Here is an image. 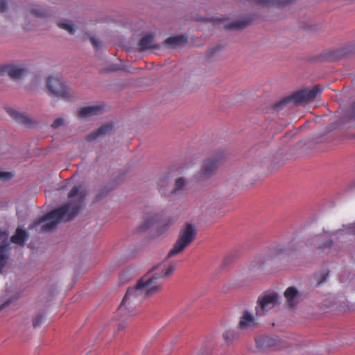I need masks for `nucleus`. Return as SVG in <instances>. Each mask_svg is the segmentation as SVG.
Instances as JSON below:
<instances>
[{
    "mask_svg": "<svg viewBox=\"0 0 355 355\" xmlns=\"http://www.w3.org/2000/svg\"><path fill=\"white\" fill-rule=\"evenodd\" d=\"M138 46L140 51H144L150 49H159V46L155 44L154 35L151 34H147L142 37Z\"/></svg>",
    "mask_w": 355,
    "mask_h": 355,
    "instance_id": "nucleus-12",
    "label": "nucleus"
},
{
    "mask_svg": "<svg viewBox=\"0 0 355 355\" xmlns=\"http://www.w3.org/2000/svg\"><path fill=\"white\" fill-rule=\"evenodd\" d=\"M176 267V261H167L155 266L137 282L135 287L128 289L118 308L117 315L125 316L131 313L145 298L159 293L164 285V279L171 277Z\"/></svg>",
    "mask_w": 355,
    "mask_h": 355,
    "instance_id": "nucleus-1",
    "label": "nucleus"
},
{
    "mask_svg": "<svg viewBox=\"0 0 355 355\" xmlns=\"http://www.w3.org/2000/svg\"><path fill=\"white\" fill-rule=\"evenodd\" d=\"M58 26L68 31L70 34H73L75 33L76 28L75 26L72 24L70 21H64V22H58Z\"/></svg>",
    "mask_w": 355,
    "mask_h": 355,
    "instance_id": "nucleus-24",
    "label": "nucleus"
},
{
    "mask_svg": "<svg viewBox=\"0 0 355 355\" xmlns=\"http://www.w3.org/2000/svg\"><path fill=\"white\" fill-rule=\"evenodd\" d=\"M6 111L17 123L25 126L31 127L35 123V121L26 114L19 113L18 111L12 108H7Z\"/></svg>",
    "mask_w": 355,
    "mask_h": 355,
    "instance_id": "nucleus-10",
    "label": "nucleus"
},
{
    "mask_svg": "<svg viewBox=\"0 0 355 355\" xmlns=\"http://www.w3.org/2000/svg\"><path fill=\"white\" fill-rule=\"evenodd\" d=\"M31 14L37 17H46L49 15V11L46 9L42 8L38 6H35L31 10Z\"/></svg>",
    "mask_w": 355,
    "mask_h": 355,
    "instance_id": "nucleus-22",
    "label": "nucleus"
},
{
    "mask_svg": "<svg viewBox=\"0 0 355 355\" xmlns=\"http://www.w3.org/2000/svg\"><path fill=\"white\" fill-rule=\"evenodd\" d=\"M196 234L197 232L194 225L190 223L186 224L180 230L178 239L173 248L168 253L166 259H169L184 251L186 248L193 243Z\"/></svg>",
    "mask_w": 355,
    "mask_h": 355,
    "instance_id": "nucleus-4",
    "label": "nucleus"
},
{
    "mask_svg": "<svg viewBox=\"0 0 355 355\" xmlns=\"http://www.w3.org/2000/svg\"><path fill=\"white\" fill-rule=\"evenodd\" d=\"M10 243L6 239L0 243V274H3V268L9 258L8 250Z\"/></svg>",
    "mask_w": 355,
    "mask_h": 355,
    "instance_id": "nucleus-13",
    "label": "nucleus"
},
{
    "mask_svg": "<svg viewBox=\"0 0 355 355\" xmlns=\"http://www.w3.org/2000/svg\"><path fill=\"white\" fill-rule=\"evenodd\" d=\"M331 245H332V241H329L327 243H323L322 245H319L318 248L323 249V248H330L331 246Z\"/></svg>",
    "mask_w": 355,
    "mask_h": 355,
    "instance_id": "nucleus-35",
    "label": "nucleus"
},
{
    "mask_svg": "<svg viewBox=\"0 0 355 355\" xmlns=\"http://www.w3.org/2000/svg\"><path fill=\"white\" fill-rule=\"evenodd\" d=\"M11 302V300H7L5 303L0 305V311L4 309L6 306H8Z\"/></svg>",
    "mask_w": 355,
    "mask_h": 355,
    "instance_id": "nucleus-37",
    "label": "nucleus"
},
{
    "mask_svg": "<svg viewBox=\"0 0 355 355\" xmlns=\"http://www.w3.org/2000/svg\"><path fill=\"white\" fill-rule=\"evenodd\" d=\"M351 109H352V112L350 114L349 117L351 119L355 120V102L352 103V105L351 106Z\"/></svg>",
    "mask_w": 355,
    "mask_h": 355,
    "instance_id": "nucleus-34",
    "label": "nucleus"
},
{
    "mask_svg": "<svg viewBox=\"0 0 355 355\" xmlns=\"http://www.w3.org/2000/svg\"><path fill=\"white\" fill-rule=\"evenodd\" d=\"M64 123V120L61 118L56 119L51 125L53 128H57Z\"/></svg>",
    "mask_w": 355,
    "mask_h": 355,
    "instance_id": "nucleus-31",
    "label": "nucleus"
},
{
    "mask_svg": "<svg viewBox=\"0 0 355 355\" xmlns=\"http://www.w3.org/2000/svg\"><path fill=\"white\" fill-rule=\"evenodd\" d=\"M46 86L51 94L60 97L65 101H69L73 97L70 89L57 78L49 77Z\"/></svg>",
    "mask_w": 355,
    "mask_h": 355,
    "instance_id": "nucleus-5",
    "label": "nucleus"
},
{
    "mask_svg": "<svg viewBox=\"0 0 355 355\" xmlns=\"http://www.w3.org/2000/svg\"><path fill=\"white\" fill-rule=\"evenodd\" d=\"M184 186V180L182 178H178L175 182V190L181 189Z\"/></svg>",
    "mask_w": 355,
    "mask_h": 355,
    "instance_id": "nucleus-29",
    "label": "nucleus"
},
{
    "mask_svg": "<svg viewBox=\"0 0 355 355\" xmlns=\"http://www.w3.org/2000/svg\"><path fill=\"white\" fill-rule=\"evenodd\" d=\"M211 20L214 21H218V22H220V21H223L222 19H219V18H214Z\"/></svg>",
    "mask_w": 355,
    "mask_h": 355,
    "instance_id": "nucleus-39",
    "label": "nucleus"
},
{
    "mask_svg": "<svg viewBox=\"0 0 355 355\" xmlns=\"http://www.w3.org/2000/svg\"><path fill=\"white\" fill-rule=\"evenodd\" d=\"M26 72V69L14 64L0 66V75L8 74L10 78L15 80L21 78Z\"/></svg>",
    "mask_w": 355,
    "mask_h": 355,
    "instance_id": "nucleus-9",
    "label": "nucleus"
},
{
    "mask_svg": "<svg viewBox=\"0 0 355 355\" xmlns=\"http://www.w3.org/2000/svg\"><path fill=\"white\" fill-rule=\"evenodd\" d=\"M255 340L257 348L261 351L280 350L286 347L285 343L277 336H260Z\"/></svg>",
    "mask_w": 355,
    "mask_h": 355,
    "instance_id": "nucleus-6",
    "label": "nucleus"
},
{
    "mask_svg": "<svg viewBox=\"0 0 355 355\" xmlns=\"http://www.w3.org/2000/svg\"><path fill=\"white\" fill-rule=\"evenodd\" d=\"M284 251V248L282 245H277L273 246L270 249V252L268 256L270 257H274L277 255L282 254Z\"/></svg>",
    "mask_w": 355,
    "mask_h": 355,
    "instance_id": "nucleus-25",
    "label": "nucleus"
},
{
    "mask_svg": "<svg viewBox=\"0 0 355 355\" xmlns=\"http://www.w3.org/2000/svg\"><path fill=\"white\" fill-rule=\"evenodd\" d=\"M174 223L173 220H169L167 223L166 224V228L163 230L162 228H160L159 230V233H162L165 230H166L170 225H171Z\"/></svg>",
    "mask_w": 355,
    "mask_h": 355,
    "instance_id": "nucleus-36",
    "label": "nucleus"
},
{
    "mask_svg": "<svg viewBox=\"0 0 355 355\" xmlns=\"http://www.w3.org/2000/svg\"><path fill=\"white\" fill-rule=\"evenodd\" d=\"M7 2L5 0H0V12H4L6 10Z\"/></svg>",
    "mask_w": 355,
    "mask_h": 355,
    "instance_id": "nucleus-32",
    "label": "nucleus"
},
{
    "mask_svg": "<svg viewBox=\"0 0 355 355\" xmlns=\"http://www.w3.org/2000/svg\"><path fill=\"white\" fill-rule=\"evenodd\" d=\"M162 218V215L160 214H153L152 216H149L146 218H145L143 222L141 228L142 230H147L153 226L154 224L158 223L161 218Z\"/></svg>",
    "mask_w": 355,
    "mask_h": 355,
    "instance_id": "nucleus-20",
    "label": "nucleus"
},
{
    "mask_svg": "<svg viewBox=\"0 0 355 355\" xmlns=\"http://www.w3.org/2000/svg\"><path fill=\"white\" fill-rule=\"evenodd\" d=\"M321 89L318 85H315L311 89H302L293 93L291 95L282 99L276 103L274 108L279 110L289 103L301 104L313 101L318 95L321 94Z\"/></svg>",
    "mask_w": 355,
    "mask_h": 355,
    "instance_id": "nucleus-3",
    "label": "nucleus"
},
{
    "mask_svg": "<svg viewBox=\"0 0 355 355\" xmlns=\"http://www.w3.org/2000/svg\"><path fill=\"white\" fill-rule=\"evenodd\" d=\"M28 239V234L26 230L17 228L15 233L11 236L10 241L19 246H24Z\"/></svg>",
    "mask_w": 355,
    "mask_h": 355,
    "instance_id": "nucleus-16",
    "label": "nucleus"
},
{
    "mask_svg": "<svg viewBox=\"0 0 355 355\" xmlns=\"http://www.w3.org/2000/svg\"><path fill=\"white\" fill-rule=\"evenodd\" d=\"M87 195L85 190L80 191V186H74L68 194L69 198H73L78 196V202H70L57 209L48 212L44 216L35 220L29 228H35L41 223L47 221L42 226L41 231L48 232L55 229L61 221H70L78 214L83 206V202Z\"/></svg>",
    "mask_w": 355,
    "mask_h": 355,
    "instance_id": "nucleus-2",
    "label": "nucleus"
},
{
    "mask_svg": "<svg viewBox=\"0 0 355 355\" xmlns=\"http://www.w3.org/2000/svg\"><path fill=\"white\" fill-rule=\"evenodd\" d=\"M103 108L104 107L101 105L84 107L79 110L78 115L82 118L98 115L103 112Z\"/></svg>",
    "mask_w": 355,
    "mask_h": 355,
    "instance_id": "nucleus-15",
    "label": "nucleus"
},
{
    "mask_svg": "<svg viewBox=\"0 0 355 355\" xmlns=\"http://www.w3.org/2000/svg\"><path fill=\"white\" fill-rule=\"evenodd\" d=\"M257 324L254 317L248 311H244L239 322V328L241 329H246L252 328Z\"/></svg>",
    "mask_w": 355,
    "mask_h": 355,
    "instance_id": "nucleus-14",
    "label": "nucleus"
},
{
    "mask_svg": "<svg viewBox=\"0 0 355 355\" xmlns=\"http://www.w3.org/2000/svg\"><path fill=\"white\" fill-rule=\"evenodd\" d=\"M250 22L251 19L246 18L227 24L225 26V28L227 30H240L245 28Z\"/></svg>",
    "mask_w": 355,
    "mask_h": 355,
    "instance_id": "nucleus-18",
    "label": "nucleus"
},
{
    "mask_svg": "<svg viewBox=\"0 0 355 355\" xmlns=\"http://www.w3.org/2000/svg\"><path fill=\"white\" fill-rule=\"evenodd\" d=\"M315 239L316 241H318V240H319V238H318V237H316V238H315Z\"/></svg>",
    "mask_w": 355,
    "mask_h": 355,
    "instance_id": "nucleus-40",
    "label": "nucleus"
},
{
    "mask_svg": "<svg viewBox=\"0 0 355 355\" xmlns=\"http://www.w3.org/2000/svg\"><path fill=\"white\" fill-rule=\"evenodd\" d=\"M284 297L288 306L294 307L296 306L300 299V293L294 287H288L284 292Z\"/></svg>",
    "mask_w": 355,
    "mask_h": 355,
    "instance_id": "nucleus-11",
    "label": "nucleus"
},
{
    "mask_svg": "<svg viewBox=\"0 0 355 355\" xmlns=\"http://www.w3.org/2000/svg\"><path fill=\"white\" fill-rule=\"evenodd\" d=\"M223 336L225 343L230 344L238 337V335L233 330H227L223 333Z\"/></svg>",
    "mask_w": 355,
    "mask_h": 355,
    "instance_id": "nucleus-23",
    "label": "nucleus"
},
{
    "mask_svg": "<svg viewBox=\"0 0 355 355\" xmlns=\"http://www.w3.org/2000/svg\"><path fill=\"white\" fill-rule=\"evenodd\" d=\"M186 42L187 38L183 35L170 37L164 40V44L171 47H176Z\"/></svg>",
    "mask_w": 355,
    "mask_h": 355,
    "instance_id": "nucleus-19",
    "label": "nucleus"
},
{
    "mask_svg": "<svg viewBox=\"0 0 355 355\" xmlns=\"http://www.w3.org/2000/svg\"><path fill=\"white\" fill-rule=\"evenodd\" d=\"M261 3L276 7H283L291 3L293 0H259Z\"/></svg>",
    "mask_w": 355,
    "mask_h": 355,
    "instance_id": "nucleus-21",
    "label": "nucleus"
},
{
    "mask_svg": "<svg viewBox=\"0 0 355 355\" xmlns=\"http://www.w3.org/2000/svg\"><path fill=\"white\" fill-rule=\"evenodd\" d=\"M113 129V125L112 124H105L101 126L96 131L92 132L90 135H87V140L89 141H93L96 140L99 137H102L110 132Z\"/></svg>",
    "mask_w": 355,
    "mask_h": 355,
    "instance_id": "nucleus-17",
    "label": "nucleus"
},
{
    "mask_svg": "<svg viewBox=\"0 0 355 355\" xmlns=\"http://www.w3.org/2000/svg\"><path fill=\"white\" fill-rule=\"evenodd\" d=\"M125 327V325L124 324L120 323L118 325V331L122 330Z\"/></svg>",
    "mask_w": 355,
    "mask_h": 355,
    "instance_id": "nucleus-38",
    "label": "nucleus"
},
{
    "mask_svg": "<svg viewBox=\"0 0 355 355\" xmlns=\"http://www.w3.org/2000/svg\"><path fill=\"white\" fill-rule=\"evenodd\" d=\"M44 315L42 314H38L33 320V325L34 327H37L39 326L42 320H43Z\"/></svg>",
    "mask_w": 355,
    "mask_h": 355,
    "instance_id": "nucleus-28",
    "label": "nucleus"
},
{
    "mask_svg": "<svg viewBox=\"0 0 355 355\" xmlns=\"http://www.w3.org/2000/svg\"><path fill=\"white\" fill-rule=\"evenodd\" d=\"M278 302V295L275 293L265 294L259 297L256 314L262 316L275 307Z\"/></svg>",
    "mask_w": 355,
    "mask_h": 355,
    "instance_id": "nucleus-7",
    "label": "nucleus"
},
{
    "mask_svg": "<svg viewBox=\"0 0 355 355\" xmlns=\"http://www.w3.org/2000/svg\"><path fill=\"white\" fill-rule=\"evenodd\" d=\"M223 157V153H219L212 158L207 159L202 168V175L204 177L209 176L222 162Z\"/></svg>",
    "mask_w": 355,
    "mask_h": 355,
    "instance_id": "nucleus-8",
    "label": "nucleus"
},
{
    "mask_svg": "<svg viewBox=\"0 0 355 355\" xmlns=\"http://www.w3.org/2000/svg\"><path fill=\"white\" fill-rule=\"evenodd\" d=\"M346 232L351 234H355V223L348 226Z\"/></svg>",
    "mask_w": 355,
    "mask_h": 355,
    "instance_id": "nucleus-33",
    "label": "nucleus"
},
{
    "mask_svg": "<svg viewBox=\"0 0 355 355\" xmlns=\"http://www.w3.org/2000/svg\"><path fill=\"white\" fill-rule=\"evenodd\" d=\"M89 40L94 49H98L100 46L101 42L94 37H90Z\"/></svg>",
    "mask_w": 355,
    "mask_h": 355,
    "instance_id": "nucleus-30",
    "label": "nucleus"
},
{
    "mask_svg": "<svg viewBox=\"0 0 355 355\" xmlns=\"http://www.w3.org/2000/svg\"><path fill=\"white\" fill-rule=\"evenodd\" d=\"M329 275V271L324 272L321 274L319 277H317L318 279V284L320 285L326 282Z\"/></svg>",
    "mask_w": 355,
    "mask_h": 355,
    "instance_id": "nucleus-27",
    "label": "nucleus"
},
{
    "mask_svg": "<svg viewBox=\"0 0 355 355\" xmlns=\"http://www.w3.org/2000/svg\"><path fill=\"white\" fill-rule=\"evenodd\" d=\"M13 175L10 172L0 171V180L6 181L12 178Z\"/></svg>",
    "mask_w": 355,
    "mask_h": 355,
    "instance_id": "nucleus-26",
    "label": "nucleus"
}]
</instances>
